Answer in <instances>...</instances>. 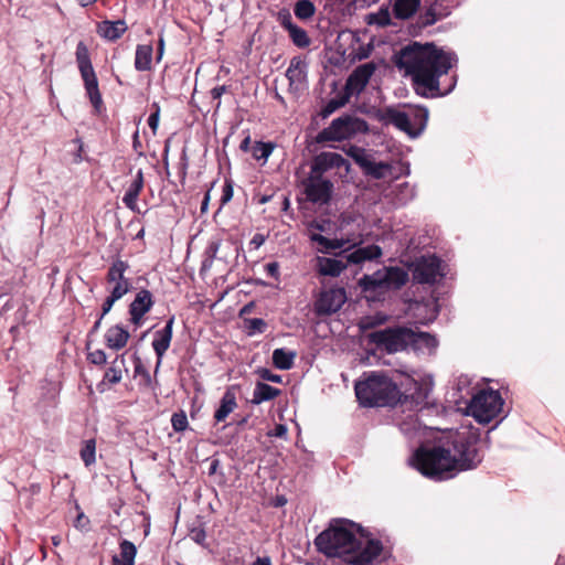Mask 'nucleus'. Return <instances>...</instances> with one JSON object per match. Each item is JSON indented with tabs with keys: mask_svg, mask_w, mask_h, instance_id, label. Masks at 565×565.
Instances as JSON below:
<instances>
[{
	"mask_svg": "<svg viewBox=\"0 0 565 565\" xmlns=\"http://www.w3.org/2000/svg\"><path fill=\"white\" fill-rule=\"evenodd\" d=\"M366 129V121L350 115H344L332 120L329 127L322 129L316 136L318 143L327 141H342Z\"/></svg>",
	"mask_w": 565,
	"mask_h": 565,
	"instance_id": "8",
	"label": "nucleus"
},
{
	"mask_svg": "<svg viewBox=\"0 0 565 565\" xmlns=\"http://www.w3.org/2000/svg\"><path fill=\"white\" fill-rule=\"evenodd\" d=\"M350 99V96L343 92L342 95L331 98L321 109L320 116L322 118H328L332 115L337 109L343 107Z\"/></svg>",
	"mask_w": 565,
	"mask_h": 565,
	"instance_id": "37",
	"label": "nucleus"
},
{
	"mask_svg": "<svg viewBox=\"0 0 565 565\" xmlns=\"http://www.w3.org/2000/svg\"><path fill=\"white\" fill-rule=\"evenodd\" d=\"M119 548L120 553L113 556L111 565H135L137 554L136 545L128 540H122L119 544Z\"/></svg>",
	"mask_w": 565,
	"mask_h": 565,
	"instance_id": "29",
	"label": "nucleus"
},
{
	"mask_svg": "<svg viewBox=\"0 0 565 565\" xmlns=\"http://www.w3.org/2000/svg\"><path fill=\"white\" fill-rule=\"evenodd\" d=\"M237 407L236 395L233 388H227L221 398L220 406L214 413L216 422H224L226 417Z\"/></svg>",
	"mask_w": 565,
	"mask_h": 565,
	"instance_id": "26",
	"label": "nucleus"
},
{
	"mask_svg": "<svg viewBox=\"0 0 565 565\" xmlns=\"http://www.w3.org/2000/svg\"><path fill=\"white\" fill-rule=\"evenodd\" d=\"M302 193L312 204L327 205L331 202L334 184L331 180L312 171L301 181Z\"/></svg>",
	"mask_w": 565,
	"mask_h": 565,
	"instance_id": "11",
	"label": "nucleus"
},
{
	"mask_svg": "<svg viewBox=\"0 0 565 565\" xmlns=\"http://www.w3.org/2000/svg\"><path fill=\"white\" fill-rule=\"evenodd\" d=\"M286 77L288 78L290 90L298 92L302 89L307 78L306 61L300 56L292 57L286 71Z\"/></svg>",
	"mask_w": 565,
	"mask_h": 565,
	"instance_id": "19",
	"label": "nucleus"
},
{
	"mask_svg": "<svg viewBox=\"0 0 565 565\" xmlns=\"http://www.w3.org/2000/svg\"><path fill=\"white\" fill-rule=\"evenodd\" d=\"M163 47H164V40H163V38L161 36V38L159 39V43H158V57H157V58H158V61H160V60H161V57H162V54H163Z\"/></svg>",
	"mask_w": 565,
	"mask_h": 565,
	"instance_id": "62",
	"label": "nucleus"
},
{
	"mask_svg": "<svg viewBox=\"0 0 565 565\" xmlns=\"http://www.w3.org/2000/svg\"><path fill=\"white\" fill-rule=\"evenodd\" d=\"M347 301V292L342 287L322 290L315 301V312L319 317L331 316L341 309Z\"/></svg>",
	"mask_w": 565,
	"mask_h": 565,
	"instance_id": "13",
	"label": "nucleus"
},
{
	"mask_svg": "<svg viewBox=\"0 0 565 565\" xmlns=\"http://www.w3.org/2000/svg\"><path fill=\"white\" fill-rule=\"evenodd\" d=\"M253 565H271V559L268 556H264V557L258 556L254 561Z\"/></svg>",
	"mask_w": 565,
	"mask_h": 565,
	"instance_id": "61",
	"label": "nucleus"
},
{
	"mask_svg": "<svg viewBox=\"0 0 565 565\" xmlns=\"http://www.w3.org/2000/svg\"><path fill=\"white\" fill-rule=\"evenodd\" d=\"M81 459L86 467L92 466L96 461V440L94 438L87 439L83 443L79 451Z\"/></svg>",
	"mask_w": 565,
	"mask_h": 565,
	"instance_id": "36",
	"label": "nucleus"
},
{
	"mask_svg": "<svg viewBox=\"0 0 565 565\" xmlns=\"http://www.w3.org/2000/svg\"><path fill=\"white\" fill-rule=\"evenodd\" d=\"M412 338V328L393 327L374 331L369 334V340L387 353H396L406 350Z\"/></svg>",
	"mask_w": 565,
	"mask_h": 565,
	"instance_id": "10",
	"label": "nucleus"
},
{
	"mask_svg": "<svg viewBox=\"0 0 565 565\" xmlns=\"http://www.w3.org/2000/svg\"><path fill=\"white\" fill-rule=\"evenodd\" d=\"M152 107L154 108V111L149 116L148 125L152 129V131L156 132L159 125L160 106L158 103H153Z\"/></svg>",
	"mask_w": 565,
	"mask_h": 565,
	"instance_id": "49",
	"label": "nucleus"
},
{
	"mask_svg": "<svg viewBox=\"0 0 565 565\" xmlns=\"http://www.w3.org/2000/svg\"><path fill=\"white\" fill-rule=\"evenodd\" d=\"M257 374L263 381H269L273 383H281L282 377L281 375L274 374L270 370L266 367H260L257 370Z\"/></svg>",
	"mask_w": 565,
	"mask_h": 565,
	"instance_id": "47",
	"label": "nucleus"
},
{
	"mask_svg": "<svg viewBox=\"0 0 565 565\" xmlns=\"http://www.w3.org/2000/svg\"><path fill=\"white\" fill-rule=\"evenodd\" d=\"M87 360L95 365H104L107 362V356L103 350H95L88 352Z\"/></svg>",
	"mask_w": 565,
	"mask_h": 565,
	"instance_id": "46",
	"label": "nucleus"
},
{
	"mask_svg": "<svg viewBox=\"0 0 565 565\" xmlns=\"http://www.w3.org/2000/svg\"><path fill=\"white\" fill-rule=\"evenodd\" d=\"M135 376L141 377L139 383L140 385H143L145 387L151 386V375L138 355H135Z\"/></svg>",
	"mask_w": 565,
	"mask_h": 565,
	"instance_id": "41",
	"label": "nucleus"
},
{
	"mask_svg": "<svg viewBox=\"0 0 565 565\" xmlns=\"http://www.w3.org/2000/svg\"><path fill=\"white\" fill-rule=\"evenodd\" d=\"M128 339L129 332L120 326L109 328L105 334L107 347L114 350L122 349L127 344Z\"/></svg>",
	"mask_w": 565,
	"mask_h": 565,
	"instance_id": "28",
	"label": "nucleus"
},
{
	"mask_svg": "<svg viewBox=\"0 0 565 565\" xmlns=\"http://www.w3.org/2000/svg\"><path fill=\"white\" fill-rule=\"evenodd\" d=\"M274 149L275 145L273 142L256 141L252 147V154L256 160L264 159L266 161Z\"/></svg>",
	"mask_w": 565,
	"mask_h": 565,
	"instance_id": "39",
	"label": "nucleus"
},
{
	"mask_svg": "<svg viewBox=\"0 0 565 565\" xmlns=\"http://www.w3.org/2000/svg\"><path fill=\"white\" fill-rule=\"evenodd\" d=\"M375 70L376 64L374 62H367L356 66L345 82L344 93L350 97L362 93Z\"/></svg>",
	"mask_w": 565,
	"mask_h": 565,
	"instance_id": "15",
	"label": "nucleus"
},
{
	"mask_svg": "<svg viewBox=\"0 0 565 565\" xmlns=\"http://www.w3.org/2000/svg\"><path fill=\"white\" fill-rule=\"evenodd\" d=\"M239 149H241L243 152H247V151L252 150V148H250V137H249V136L245 137V138L242 140V142H241V145H239Z\"/></svg>",
	"mask_w": 565,
	"mask_h": 565,
	"instance_id": "60",
	"label": "nucleus"
},
{
	"mask_svg": "<svg viewBox=\"0 0 565 565\" xmlns=\"http://www.w3.org/2000/svg\"><path fill=\"white\" fill-rule=\"evenodd\" d=\"M503 399L497 391H480L476 394L469 405L468 414L478 423L488 424L502 411Z\"/></svg>",
	"mask_w": 565,
	"mask_h": 565,
	"instance_id": "7",
	"label": "nucleus"
},
{
	"mask_svg": "<svg viewBox=\"0 0 565 565\" xmlns=\"http://www.w3.org/2000/svg\"><path fill=\"white\" fill-rule=\"evenodd\" d=\"M182 159H183V161H184V162H183V167H182V174H183V177H185V174H186V171H185V170H186V166H188V163H186V154H185V152H183V157H182Z\"/></svg>",
	"mask_w": 565,
	"mask_h": 565,
	"instance_id": "64",
	"label": "nucleus"
},
{
	"mask_svg": "<svg viewBox=\"0 0 565 565\" xmlns=\"http://www.w3.org/2000/svg\"><path fill=\"white\" fill-rule=\"evenodd\" d=\"M266 241L265 235L260 233H256L253 238L250 239V245L254 246V248H259Z\"/></svg>",
	"mask_w": 565,
	"mask_h": 565,
	"instance_id": "56",
	"label": "nucleus"
},
{
	"mask_svg": "<svg viewBox=\"0 0 565 565\" xmlns=\"http://www.w3.org/2000/svg\"><path fill=\"white\" fill-rule=\"evenodd\" d=\"M350 156L353 158L356 164L363 170L371 159L365 153L364 149L355 148L350 152Z\"/></svg>",
	"mask_w": 565,
	"mask_h": 565,
	"instance_id": "45",
	"label": "nucleus"
},
{
	"mask_svg": "<svg viewBox=\"0 0 565 565\" xmlns=\"http://www.w3.org/2000/svg\"><path fill=\"white\" fill-rule=\"evenodd\" d=\"M313 543L319 553L342 565H372L383 551L380 540L369 537L362 525L348 519L330 520Z\"/></svg>",
	"mask_w": 565,
	"mask_h": 565,
	"instance_id": "3",
	"label": "nucleus"
},
{
	"mask_svg": "<svg viewBox=\"0 0 565 565\" xmlns=\"http://www.w3.org/2000/svg\"><path fill=\"white\" fill-rule=\"evenodd\" d=\"M392 62L411 79L415 94L424 98H438L449 94L455 84L443 89L440 79L452 66V54L431 42L412 41L396 51Z\"/></svg>",
	"mask_w": 565,
	"mask_h": 565,
	"instance_id": "2",
	"label": "nucleus"
},
{
	"mask_svg": "<svg viewBox=\"0 0 565 565\" xmlns=\"http://www.w3.org/2000/svg\"><path fill=\"white\" fill-rule=\"evenodd\" d=\"M125 367V358L124 355H118L116 359L110 363V366L107 369V371L104 374L103 381L98 384V390L100 392H104V385L106 383H109L111 385L117 384L121 381L122 377V369Z\"/></svg>",
	"mask_w": 565,
	"mask_h": 565,
	"instance_id": "25",
	"label": "nucleus"
},
{
	"mask_svg": "<svg viewBox=\"0 0 565 565\" xmlns=\"http://www.w3.org/2000/svg\"><path fill=\"white\" fill-rule=\"evenodd\" d=\"M102 320L100 317L97 319V321L94 323L92 330H90V333H96L99 328H100V324H102Z\"/></svg>",
	"mask_w": 565,
	"mask_h": 565,
	"instance_id": "63",
	"label": "nucleus"
},
{
	"mask_svg": "<svg viewBox=\"0 0 565 565\" xmlns=\"http://www.w3.org/2000/svg\"><path fill=\"white\" fill-rule=\"evenodd\" d=\"M225 92H226L225 85L216 86L211 89V96L213 99H220Z\"/></svg>",
	"mask_w": 565,
	"mask_h": 565,
	"instance_id": "58",
	"label": "nucleus"
},
{
	"mask_svg": "<svg viewBox=\"0 0 565 565\" xmlns=\"http://www.w3.org/2000/svg\"><path fill=\"white\" fill-rule=\"evenodd\" d=\"M153 49L150 44L137 45L135 55V67L137 71L145 72L151 68Z\"/></svg>",
	"mask_w": 565,
	"mask_h": 565,
	"instance_id": "32",
	"label": "nucleus"
},
{
	"mask_svg": "<svg viewBox=\"0 0 565 565\" xmlns=\"http://www.w3.org/2000/svg\"><path fill=\"white\" fill-rule=\"evenodd\" d=\"M441 262L436 255L420 256L412 265L413 279L418 284H434L440 273Z\"/></svg>",
	"mask_w": 565,
	"mask_h": 565,
	"instance_id": "12",
	"label": "nucleus"
},
{
	"mask_svg": "<svg viewBox=\"0 0 565 565\" xmlns=\"http://www.w3.org/2000/svg\"><path fill=\"white\" fill-rule=\"evenodd\" d=\"M383 252L379 245L372 244L365 247H360L352 253L345 255L347 263L361 264L365 260H373L380 258Z\"/></svg>",
	"mask_w": 565,
	"mask_h": 565,
	"instance_id": "22",
	"label": "nucleus"
},
{
	"mask_svg": "<svg viewBox=\"0 0 565 565\" xmlns=\"http://www.w3.org/2000/svg\"><path fill=\"white\" fill-rule=\"evenodd\" d=\"M265 270L267 275L270 277L278 279L279 278V265L277 262H271L265 265Z\"/></svg>",
	"mask_w": 565,
	"mask_h": 565,
	"instance_id": "52",
	"label": "nucleus"
},
{
	"mask_svg": "<svg viewBox=\"0 0 565 565\" xmlns=\"http://www.w3.org/2000/svg\"><path fill=\"white\" fill-rule=\"evenodd\" d=\"M129 268L127 262L116 259L108 268L106 280L109 284H115L113 290L121 289L120 298H122L131 288L129 279L125 277L126 270Z\"/></svg>",
	"mask_w": 565,
	"mask_h": 565,
	"instance_id": "18",
	"label": "nucleus"
},
{
	"mask_svg": "<svg viewBox=\"0 0 565 565\" xmlns=\"http://www.w3.org/2000/svg\"><path fill=\"white\" fill-rule=\"evenodd\" d=\"M480 433L472 426L449 431L433 446H420L411 458V465L423 476L443 481L461 471L478 467L482 457L478 449Z\"/></svg>",
	"mask_w": 565,
	"mask_h": 565,
	"instance_id": "1",
	"label": "nucleus"
},
{
	"mask_svg": "<svg viewBox=\"0 0 565 565\" xmlns=\"http://www.w3.org/2000/svg\"><path fill=\"white\" fill-rule=\"evenodd\" d=\"M405 109L386 106L380 110V120L392 125L411 138L419 137L426 129L429 111L425 106L404 105Z\"/></svg>",
	"mask_w": 565,
	"mask_h": 565,
	"instance_id": "5",
	"label": "nucleus"
},
{
	"mask_svg": "<svg viewBox=\"0 0 565 565\" xmlns=\"http://www.w3.org/2000/svg\"><path fill=\"white\" fill-rule=\"evenodd\" d=\"M214 184H215V181L212 182L211 188L206 191V193L204 195V199L201 203V213H206L209 210V202H210V198H211L210 192Z\"/></svg>",
	"mask_w": 565,
	"mask_h": 565,
	"instance_id": "57",
	"label": "nucleus"
},
{
	"mask_svg": "<svg viewBox=\"0 0 565 565\" xmlns=\"http://www.w3.org/2000/svg\"><path fill=\"white\" fill-rule=\"evenodd\" d=\"M288 33L296 46L303 49L310 45V39L302 28L296 25Z\"/></svg>",
	"mask_w": 565,
	"mask_h": 565,
	"instance_id": "40",
	"label": "nucleus"
},
{
	"mask_svg": "<svg viewBox=\"0 0 565 565\" xmlns=\"http://www.w3.org/2000/svg\"><path fill=\"white\" fill-rule=\"evenodd\" d=\"M377 23L382 26L388 25L391 23V15L387 10H381L379 12Z\"/></svg>",
	"mask_w": 565,
	"mask_h": 565,
	"instance_id": "55",
	"label": "nucleus"
},
{
	"mask_svg": "<svg viewBox=\"0 0 565 565\" xmlns=\"http://www.w3.org/2000/svg\"><path fill=\"white\" fill-rule=\"evenodd\" d=\"M76 62L89 100L94 108L99 110L103 105V99L98 88V81L92 65L88 49L82 41L76 46Z\"/></svg>",
	"mask_w": 565,
	"mask_h": 565,
	"instance_id": "9",
	"label": "nucleus"
},
{
	"mask_svg": "<svg viewBox=\"0 0 565 565\" xmlns=\"http://www.w3.org/2000/svg\"><path fill=\"white\" fill-rule=\"evenodd\" d=\"M280 22L281 25L287 30H291L296 24L292 22V18L289 12H286L284 14H280Z\"/></svg>",
	"mask_w": 565,
	"mask_h": 565,
	"instance_id": "54",
	"label": "nucleus"
},
{
	"mask_svg": "<svg viewBox=\"0 0 565 565\" xmlns=\"http://www.w3.org/2000/svg\"><path fill=\"white\" fill-rule=\"evenodd\" d=\"M142 188H143V173H142V170H138L134 181L130 183V185L128 186V189L122 198V202L125 203V205L134 212L137 211V200H138V196L142 190Z\"/></svg>",
	"mask_w": 565,
	"mask_h": 565,
	"instance_id": "24",
	"label": "nucleus"
},
{
	"mask_svg": "<svg viewBox=\"0 0 565 565\" xmlns=\"http://www.w3.org/2000/svg\"><path fill=\"white\" fill-rule=\"evenodd\" d=\"M355 396L364 407H394L401 402V387L387 375L372 372L354 385Z\"/></svg>",
	"mask_w": 565,
	"mask_h": 565,
	"instance_id": "4",
	"label": "nucleus"
},
{
	"mask_svg": "<svg viewBox=\"0 0 565 565\" xmlns=\"http://www.w3.org/2000/svg\"><path fill=\"white\" fill-rule=\"evenodd\" d=\"M333 168H344L348 171L350 162L340 153L321 152L313 158L310 171L323 175L327 171Z\"/></svg>",
	"mask_w": 565,
	"mask_h": 565,
	"instance_id": "16",
	"label": "nucleus"
},
{
	"mask_svg": "<svg viewBox=\"0 0 565 565\" xmlns=\"http://www.w3.org/2000/svg\"><path fill=\"white\" fill-rule=\"evenodd\" d=\"M408 281V273L401 267H383L371 275H363L358 281L364 292L382 294L401 289Z\"/></svg>",
	"mask_w": 565,
	"mask_h": 565,
	"instance_id": "6",
	"label": "nucleus"
},
{
	"mask_svg": "<svg viewBox=\"0 0 565 565\" xmlns=\"http://www.w3.org/2000/svg\"><path fill=\"white\" fill-rule=\"evenodd\" d=\"M281 391L264 382H257L253 392L252 403L259 405L264 402L273 401L279 396Z\"/></svg>",
	"mask_w": 565,
	"mask_h": 565,
	"instance_id": "30",
	"label": "nucleus"
},
{
	"mask_svg": "<svg viewBox=\"0 0 565 565\" xmlns=\"http://www.w3.org/2000/svg\"><path fill=\"white\" fill-rule=\"evenodd\" d=\"M420 6V0H395L393 14L398 20L412 18Z\"/></svg>",
	"mask_w": 565,
	"mask_h": 565,
	"instance_id": "31",
	"label": "nucleus"
},
{
	"mask_svg": "<svg viewBox=\"0 0 565 565\" xmlns=\"http://www.w3.org/2000/svg\"><path fill=\"white\" fill-rule=\"evenodd\" d=\"M28 315H29V309H28V306L26 305H22L20 306L15 313H14V320L18 324H25L26 323V318H28Z\"/></svg>",
	"mask_w": 565,
	"mask_h": 565,
	"instance_id": "50",
	"label": "nucleus"
},
{
	"mask_svg": "<svg viewBox=\"0 0 565 565\" xmlns=\"http://www.w3.org/2000/svg\"><path fill=\"white\" fill-rule=\"evenodd\" d=\"M348 264L347 260L318 257V270L323 276L338 277L347 268Z\"/></svg>",
	"mask_w": 565,
	"mask_h": 565,
	"instance_id": "27",
	"label": "nucleus"
},
{
	"mask_svg": "<svg viewBox=\"0 0 565 565\" xmlns=\"http://www.w3.org/2000/svg\"><path fill=\"white\" fill-rule=\"evenodd\" d=\"M311 241L318 243L321 246V248H319V252L326 253V254L332 249H341L345 245L344 239H338V238L331 239L321 234H312Z\"/></svg>",
	"mask_w": 565,
	"mask_h": 565,
	"instance_id": "34",
	"label": "nucleus"
},
{
	"mask_svg": "<svg viewBox=\"0 0 565 565\" xmlns=\"http://www.w3.org/2000/svg\"><path fill=\"white\" fill-rule=\"evenodd\" d=\"M436 22V14L435 12L430 9V10H427L426 13L424 14V24L425 25H431Z\"/></svg>",
	"mask_w": 565,
	"mask_h": 565,
	"instance_id": "59",
	"label": "nucleus"
},
{
	"mask_svg": "<svg viewBox=\"0 0 565 565\" xmlns=\"http://www.w3.org/2000/svg\"><path fill=\"white\" fill-rule=\"evenodd\" d=\"M401 387H404V391H401V402L398 404H409L411 407L415 408H423L428 404L427 399L430 388L427 385H423L407 376L404 382L401 383Z\"/></svg>",
	"mask_w": 565,
	"mask_h": 565,
	"instance_id": "14",
	"label": "nucleus"
},
{
	"mask_svg": "<svg viewBox=\"0 0 565 565\" xmlns=\"http://www.w3.org/2000/svg\"><path fill=\"white\" fill-rule=\"evenodd\" d=\"M233 184L231 180H226L221 196V206L227 204L233 198Z\"/></svg>",
	"mask_w": 565,
	"mask_h": 565,
	"instance_id": "48",
	"label": "nucleus"
},
{
	"mask_svg": "<svg viewBox=\"0 0 565 565\" xmlns=\"http://www.w3.org/2000/svg\"><path fill=\"white\" fill-rule=\"evenodd\" d=\"M173 323H174V316L170 317L167 320L166 326L161 330L156 331V333H154V339L152 341V348L158 358L156 371L159 369V366L161 364V360L170 347V343L172 340Z\"/></svg>",
	"mask_w": 565,
	"mask_h": 565,
	"instance_id": "20",
	"label": "nucleus"
},
{
	"mask_svg": "<svg viewBox=\"0 0 565 565\" xmlns=\"http://www.w3.org/2000/svg\"><path fill=\"white\" fill-rule=\"evenodd\" d=\"M171 425L175 431L185 430L189 425L185 413H174L171 417Z\"/></svg>",
	"mask_w": 565,
	"mask_h": 565,
	"instance_id": "44",
	"label": "nucleus"
},
{
	"mask_svg": "<svg viewBox=\"0 0 565 565\" xmlns=\"http://www.w3.org/2000/svg\"><path fill=\"white\" fill-rule=\"evenodd\" d=\"M437 345L438 341L435 335L412 329V338L408 348H412L414 351H422L426 349L431 352L437 348Z\"/></svg>",
	"mask_w": 565,
	"mask_h": 565,
	"instance_id": "23",
	"label": "nucleus"
},
{
	"mask_svg": "<svg viewBox=\"0 0 565 565\" xmlns=\"http://www.w3.org/2000/svg\"><path fill=\"white\" fill-rule=\"evenodd\" d=\"M391 164L387 162H375L373 160L367 161L363 172L373 179L381 180L385 178L386 173L391 170Z\"/></svg>",
	"mask_w": 565,
	"mask_h": 565,
	"instance_id": "35",
	"label": "nucleus"
},
{
	"mask_svg": "<svg viewBox=\"0 0 565 565\" xmlns=\"http://www.w3.org/2000/svg\"><path fill=\"white\" fill-rule=\"evenodd\" d=\"M190 536L195 543L203 545L206 539V533L203 529H193Z\"/></svg>",
	"mask_w": 565,
	"mask_h": 565,
	"instance_id": "51",
	"label": "nucleus"
},
{
	"mask_svg": "<svg viewBox=\"0 0 565 565\" xmlns=\"http://www.w3.org/2000/svg\"><path fill=\"white\" fill-rule=\"evenodd\" d=\"M296 355L295 351H289L284 348L275 349L273 352V364L279 370H290L294 366Z\"/></svg>",
	"mask_w": 565,
	"mask_h": 565,
	"instance_id": "33",
	"label": "nucleus"
},
{
	"mask_svg": "<svg viewBox=\"0 0 565 565\" xmlns=\"http://www.w3.org/2000/svg\"><path fill=\"white\" fill-rule=\"evenodd\" d=\"M121 289L117 288L116 290H111L110 295L105 299L102 306L100 319H103L113 308L114 303L121 299L120 298Z\"/></svg>",
	"mask_w": 565,
	"mask_h": 565,
	"instance_id": "43",
	"label": "nucleus"
},
{
	"mask_svg": "<svg viewBox=\"0 0 565 565\" xmlns=\"http://www.w3.org/2000/svg\"><path fill=\"white\" fill-rule=\"evenodd\" d=\"M295 15L300 20H308L313 17L316 7L310 0H298L294 8Z\"/></svg>",
	"mask_w": 565,
	"mask_h": 565,
	"instance_id": "38",
	"label": "nucleus"
},
{
	"mask_svg": "<svg viewBox=\"0 0 565 565\" xmlns=\"http://www.w3.org/2000/svg\"><path fill=\"white\" fill-rule=\"evenodd\" d=\"M245 323L248 330V335H253L255 333H263L267 328L266 321L262 318L246 319Z\"/></svg>",
	"mask_w": 565,
	"mask_h": 565,
	"instance_id": "42",
	"label": "nucleus"
},
{
	"mask_svg": "<svg viewBox=\"0 0 565 565\" xmlns=\"http://www.w3.org/2000/svg\"><path fill=\"white\" fill-rule=\"evenodd\" d=\"M153 303L152 294L148 289L138 291L135 299L129 305L130 321L135 326H139L143 316L150 311Z\"/></svg>",
	"mask_w": 565,
	"mask_h": 565,
	"instance_id": "17",
	"label": "nucleus"
},
{
	"mask_svg": "<svg viewBox=\"0 0 565 565\" xmlns=\"http://www.w3.org/2000/svg\"><path fill=\"white\" fill-rule=\"evenodd\" d=\"M127 31V24L124 20L102 21L97 26L98 34L108 40L116 41Z\"/></svg>",
	"mask_w": 565,
	"mask_h": 565,
	"instance_id": "21",
	"label": "nucleus"
},
{
	"mask_svg": "<svg viewBox=\"0 0 565 565\" xmlns=\"http://www.w3.org/2000/svg\"><path fill=\"white\" fill-rule=\"evenodd\" d=\"M287 427L284 424H278L268 435L273 437L285 438L287 436Z\"/></svg>",
	"mask_w": 565,
	"mask_h": 565,
	"instance_id": "53",
	"label": "nucleus"
}]
</instances>
